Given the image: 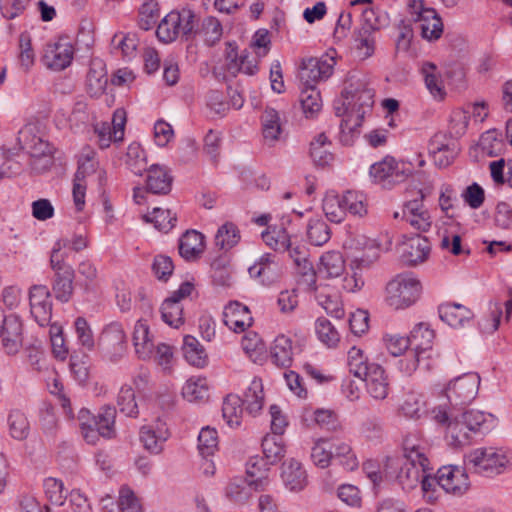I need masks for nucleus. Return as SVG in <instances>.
Wrapping results in <instances>:
<instances>
[{
    "mask_svg": "<svg viewBox=\"0 0 512 512\" xmlns=\"http://www.w3.org/2000/svg\"><path fill=\"white\" fill-rule=\"evenodd\" d=\"M218 446V434L209 426L201 429L198 435V450L203 458L212 456Z\"/></svg>",
    "mask_w": 512,
    "mask_h": 512,
    "instance_id": "nucleus-55",
    "label": "nucleus"
},
{
    "mask_svg": "<svg viewBox=\"0 0 512 512\" xmlns=\"http://www.w3.org/2000/svg\"><path fill=\"white\" fill-rule=\"evenodd\" d=\"M479 385L480 377L477 373H465L447 385L445 394L452 406L465 405L475 399Z\"/></svg>",
    "mask_w": 512,
    "mask_h": 512,
    "instance_id": "nucleus-12",
    "label": "nucleus"
},
{
    "mask_svg": "<svg viewBox=\"0 0 512 512\" xmlns=\"http://www.w3.org/2000/svg\"><path fill=\"white\" fill-rule=\"evenodd\" d=\"M182 395L190 402L204 399L208 396V386L205 378H190L182 388Z\"/></svg>",
    "mask_w": 512,
    "mask_h": 512,
    "instance_id": "nucleus-58",
    "label": "nucleus"
},
{
    "mask_svg": "<svg viewBox=\"0 0 512 512\" xmlns=\"http://www.w3.org/2000/svg\"><path fill=\"white\" fill-rule=\"evenodd\" d=\"M426 446L416 434H409L403 441V457L390 460V467L397 470L396 479L403 490L416 488L424 473L432 470L426 455Z\"/></svg>",
    "mask_w": 512,
    "mask_h": 512,
    "instance_id": "nucleus-1",
    "label": "nucleus"
},
{
    "mask_svg": "<svg viewBox=\"0 0 512 512\" xmlns=\"http://www.w3.org/2000/svg\"><path fill=\"white\" fill-rule=\"evenodd\" d=\"M117 405L124 415L137 418L139 409L136 402V396L133 388L129 385H123L117 395Z\"/></svg>",
    "mask_w": 512,
    "mask_h": 512,
    "instance_id": "nucleus-46",
    "label": "nucleus"
},
{
    "mask_svg": "<svg viewBox=\"0 0 512 512\" xmlns=\"http://www.w3.org/2000/svg\"><path fill=\"white\" fill-rule=\"evenodd\" d=\"M354 42L358 57L361 60H365L373 55L375 50L373 32H369L368 30H357L354 33Z\"/></svg>",
    "mask_w": 512,
    "mask_h": 512,
    "instance_id": "nucleus-56",
    "label": "nucleus"
},
{
    "mask_svg": "<svg viewBox=\"0 0 512 512\" xmlns=\"http://www.w3.org/2000/svg\"><path fill=\"white\" fill-rule=\"evenodd\" d=\"M327 136L324 133L319 134L310 144V156L315 165L325 167L333 161V154L328 150L329 145Z\"/></svg>",
    "mask_w": 512,
    "mask_h": 512,
    "instance_id": "nucleus-41",
    "label": "nucleus"
},
{
    "mask_svg": "<svg viewBox=\"0 0 512 512\" xmlns=\"http://www.w3.org/2000/svg\"><path fill=\"white\" fill-rule=\"evenodd\" d=\"M332 459L337 461L345 470L353 471L358 468L359 461L349 443L332 438Z\"/></svg>",
    "mask_w": 512,
    "mask_h": 512,
    "instance_id": "nucleus-36",
    "label": "nucleus"
},
{
    "mask_svg": "<svg viewBox=\"0 0 512 512\" xmlns=\"http://www.w3.org/2000/svg\"><path fill=\"white\" fill-rule=\"evenodd\" d=\"M196 14L188 7L179 11H171L158 24L156 35L163 43H171L179 35L188 38L195 32Z\"/></svg>",
    "mask_w": 512,
    "mask_h": 512,
    "instance_id": "nucleus-6",
    "label": "nucleus"
},
{
    "mask_svg": "<svg viewBox=\"0 0 512 512\" xmlns=\"http://www.w3.org/2000/svg\"><path fill=\"white\" fill-rule=\"evenodd\" d=\"M332 453V438H321L318 439L312 447L311 459L316 466L326 468L333 460Z\"/></svg>",
    "mask_w": 512,
    "mask_h": 512,
    "instance_id": "nucleus-48",
    "label": "nucleus"
},
{
    "mask_svg": "<svg viewBox=\"0 0 512 512\" xmlns=\"http://www.w3.org/2000/svg\"><path fill=\"white\" fill-rule=\"evenodd\" d=\"M227 71L233 76H236L239 72L254 75L258 71V62L255 57H251L249 53L244 51L239 56V62L227 64Z\"/></svg>",
    "mask_w": 512,
    "mask_h": 512,
    "instance_id": "nucleus-63",
    "label": "nucleus"
},
{
    "mask_svg": "<svg viewBox=\"0 0 512 512\" xmlns=\"http://www.w3.org/2000/svg\"><path fill=\"white\" fill-rule=\"evenodd\" d=\"M299 101L301 103L303 112L307 117L309 115L312 116L321 110V95L316 86H302Z\"/></svg>",
    "mask_w": 512,
    "mask_h": 512,
    "instance_id": "nucleus-45",
    "label": "nucleus"
},
{
    "mask_svg": "<svg viewBox=\"0 0 512 512\" xmlns=\"http://www.w3.org/2000/svg\"><path fill=\"white\" fill-rule=\"evenodd\" d=\"M201 32L204 36L205 42L212 46L221 39L223 28L217 18L209 16L203 20Z\"/></svg>",
    "mask_w": 512,
    "mask_h": 512,
    "instance_id": "nucleus-64",
    "label": "nucleus"
},
{
    "mask_svg": "<svg viewBox=\"0 0 512 512\" xmlns=\"http://www.w3.org/2000/svg\"><path fill=\"white\" fill-rule=\"evenodd\" d=\"M262 123V134L264 140L269 144L273 145L279 140L282 127L280 121V115L274 108H266L261 117Z\"/></svg>",
    "mask_w": 512,
    "mask_h": 512,
    "instance_id": "nucleus-35",
    "label": "nucleus"
},
{
    "mask_svg": "<svg viewBox=\"0 0 512 512\" xmlns=\"http://www.w3.org/2000/svg\"><path fill=\"white\" fill-rule=\"evenodd\" d=\"M160 312L162 320L173 328H179L184 323L183 307L175 300H164Z\"/></svg>",
    "mask_w": 512,
    "mask_h": 512,
    "instance_id": "nucleus-52",
    "label": "nucleus"
},
{
    "mask_svg": "<svg viewBox=\"0 0 512 512\" xmlns=\"http://www.w3.org/2000/svg\"><path fill=\"white\" fill-rule=\"evenodd\" d=\"M318 339L327 347H335L340 341V334L334 325L326 318L319 317L315 322Z\"/></svg>",
    "mask_w": 512,
    "mask_h": 512,
    "instance_id": "nucleus-51",
    "label": "nucleus"
},
{
    "mask_svg": "<svg viewBox=\"0 0 512 512\" xmlns=\"http://www.w3.org/2000/svg\"><path fill=\"white\" fill-rule=\"evenodd\" d=\"M493 416L479 410H467L460 418L449 423V437L455 446L467 445L479 435L487 433L493 424Z\"/></svg>",
    "mask_w": 512,
    "mask_h": 512,
    "instance_id": "nucleus-3",
    "label": "nucleus"
},
{
    "mask_svg": "<svg viewBox=\"0 0 512 512\" xmlns=\"http://www.w3.org/2000/svg\"><path fill=\"white\" fill-rule=\"evenodd\" d=\"M438 484L444 491L453 495H462L469 488L468 475L458 466H443L438 469Z\"/></svg>",
    "mask_w": 512,
    "mask_h": 512,
    "instance_id": "nucleus-19",
    "label": "nucleus"
},
{
    "mask_svg": "<svg viewBox=\"0 0 512 512\" xmlns=\"http://www.w3.org/2000/svg\"><path fill=\"white\" fill-rule=\"evenodd\" d=\"M325 216L330 222L341 223L347 213L362 217L367 213L363 194L348 190L343 195L327 194L322 204Z\"/></svg>",
    "mask_w": 512,
    "mask_h": 512,
    "instance_id": "nucleus-4",
    "label": "nucleus"
},
{
    "mask_svg": "<svg viewBox=\"0 0 512 512\" xmlns=\"http://www.w3.org/2000/svg\"><path fill=\"white\" fill-rule=\"evenodd\" d=\"M318 304L326 311V313L336 319L344 316V309L340 298L336 294H326L320 291L316 296Z\"/></svg>",
    "mask_w": 512,
    "mask_h": 512,
    "instance_id": "nucleus-60",
    "label": "nucleus"
},
{
    "mask_svg": "<svg viewBox=\"0 0 512 512\" xmlns=\"http://www.w3.org/2000/svg\"><path fill=\"white\" fill-rule=\"evenodd\" d=\"M341 96L346 104H355L358 116L363 117L374 104L375 90L365 73L351 71L346 77Z\"/></svg>",
    "mask_w": 512,
    "mask_h": 512,
    "instance_id": "nucleus-5",
    "label": "nucleus"
},
{
    "mask_svg": "<svg viewBox=\"0 0 512 512\" xmlns=\"http://www.w3.org/2000/svg\"><path fill=\"white\" fill-rule=\"evenodd\" d=\"M99 346L112 361L122 357L127 347V336L123 326L118 322L105 326L99 336Z\"/></svg>",
    "mask_w": 512,
    "mask_h": 512,
    "instance_id": "nucleus-15",
    "label": "nucleus"
},
{
    "mask_svg": "<svg viewBox=\"0 0 512 512\" xmlns=\"http://www.w3.org/2000/svg\"><path fill=\"white\" fill-rule=\"evenodd\" d=\"M10 435L16 440H24L29 434V422L25 414L20 410H12L8 416Z\"/></svg>",
    "mask_w": 512,
    "mask_h": 512,
    "instance_id": "nucleus-50",
    "label": "nucleus"
},
{
    "mask_svg": "<svg viewBox=\"0 0 512 512\" xmlns=\"http://www.w3.org/2000/svg\"><path fill=\"white\" fill-rule=\"evenodd\" d=\"M173 178L166 168L152 165L148 170L146 185L153 194L166 195L171 191Z\"/></svg>",
    "mask_w": 512,
    "mask_h": 512,
    "instance_id": "nucleus-30",
    "label": "nucleus"
},
{
    "mask_svg": "<svg viewBox=\"0 0 512 512\" xmlns=\"http://www.w3.org/2000/svg\"><path fill=\"white\" fill-rule=\"evenodd\" d=\"M138 25L142 30H150L156 24L159 17L158 4L154 0H147L139 11Z\"/></svg>",
    "mask_w": 512,
    "mask_h": 512,
    "instance_id": "nucleus-61",
    "label": "nucleus"
},
{
    "mask_svg": "<svg viewBox=\"0 0 512 512\" xmlns=\"http://www.w3.org/2000/svg\"><path fill=\"white\" fill-rule=\"evenodd\" d=\"M334 64L333 58L304 59L299 70L301 85L316 86L319 81L328 79L333 73Z\"/></svg>",
    "mask_w": 512,
    "mask_h": 512,
    "instance_id": "nucleus-14",
    "label": "nucleus"
},
{
    "mask_svg": "<svg viewBox=\"0 0 512 512\" xmlns=\"http://www.w3.org/2000/svg\"><path fill=\"white\" fill-rule=\"evenodd\" d=\"M409 13L415 23H418L423 39L434 42L443 34V22L433 8L424 7L421 0H409Z\"/></svg>",
    "mask_w": 512,
    "mask_h": 512,
    "instance_id": "nucleus-10",
    "label": "nucleus"
},
{
    "mask_svg": "<svg viewBox=\"0 0 512 512\" xmlns=\"http://www.w3.org/2000/svg\"><path fill=\"white\" fill-rule=\"evenodd\" d=\"M272 464L265 457L252 456L246 463L247 482L255 490L268 484V471Z\"/></svg>",
    "mask_w": 512,
    "mask_h": 512,
    "instance_id": "nucleus-25",
    "label": "nucleus"
},
{
    "mask_svg": "<svg viewBox=\"0 0 512 512\" xmlns=\"http://www.w3.org/2000/svg\"><path fill=\"white\" fill-rule=\"evenodd\" d=\"M143 218L146 222L153 223L156 229L163 232L170 231L177 221L176 216L172 215L170 210L161 208H154L150 214L144 215Z\"/></svg>",
    "mask_w": 512,
    "mask_h": 512,
    "instance_id": "nucleus-54",
    "label": "nucleus"
},
{
    "mask_svg": "<svg viewBox=\"0 0 512 512\" xmlns=\"http://www.w3.org/2000/svg\"><path fill=\"white\" fill-rule=\"evenodd\" d=\"M262 450L268 462L272 465L276 464L285 455L283 438L279 435H266L262 440Z\"/></svg>",
    "mask_w": 512,
    "mask_h": 512,
    "instance_id": "nucleus-42",
    "label": "nucleus"
},
{
    "mask_svg": "<svg viewBox=\"0 0 512 512\" xmlns=\"http://www.w3.org/2000/svg\"><path fill=\"white\" fill-rule=\"evenodd\" d=\"M418 194V198L408 201L403 205L402 218L414 229L420 232H427L432 225V220L429 211L423 204L424 195L422 191H419Z\"/></svg>",
    "mask_w": 512,
    "mask_h": 512,
    "instance_id": "nucleus-20",
    "label": "nucleus"
},
{
    "mask_svg": "<svg viewBox=\"0 0 512 512\" xmlns=\"http://www.w3.org/2000/svg\"><path fill=\"white\" fill-rule=\"evenodd\" d=\"M307 237L311 244L322 246L331 237V231L326 222L321 219H312L307 226Z\"/></svg>",
    "mask_w": 512,
    "mask_h": 512,
    "instance_id": "nucleus-53",
    "label": "nucleus"
},
{
    "mask_svg": "<svg viewBox=\"0 0 512 512\" xmlns=\"http://www.w3.org/2000/svg\"><path fill=\"white\" fill-rule=\"evenodd\" d=\"M61 248V241L56 242L50 257L51 268L54 271L52 291L56 300L67 303L73 296L75 271L64 261L60 253Z\"/></svg>",
    "mask_w": 512,
    "mask_h": 512,
    "instance_id": "nucleus-7",
    "label": "nucleus"
},
{
    "mask_svg": "<svg viewBox=\"0 0 512 512\" xmlns=\"http://www.w3.org/2000/svg\"><path fill=\"white\" fill-rule=\"evenodd\" d=\"M275 259V254H263L258 262L249 268L250 276L259 279L263 285H270L275 282L279 276V265Z\"/></svg>",
    "mask_w": 512,
    "mask_h": 512,
    "instance_id": "nucleus-23",
    "label": "nucleus"
},
{
    "mask_svg": "<svg viewBox=\"0 0 512 512\" xmlns=\"http://www.w3.org/2000/svg\"><path fill=\"white\" fill-rule=\"evenodd\" d=\"M431 247L426 237L417 235L403 243L402 259L409 265L424 262L430 253Z\"/></svg>",
    "mask_w": 512,
    "mask_h": 512,
    "instance_id": "nucleus-24",
    "label": "nucleus"
},
{
    "mask_svg": "<svg viewBox=\"0 0 512 512\" xmlns=\"http://www.w3.org/2000/svg\"><path fill=\"white\" fill-rule=\"evenodd\" d=\"M437 66L432 62H424L421 66V74L429 92L435 97L442 99L445 95L440 75L436 73Z\"/></svg>",
    "mask_w": 512,
    "mask_h": 512,
    "instance_id": "nucleus-44",
    "label": "nucleus"
},
{
    "mask_svg": "<svg viewBox=\"0 0 512 512\" xmlns=\"http://www.w3.org/2000/svg\"><path fill=\"white\" fill-rule=\"evenodd\" d=\"M223 322L230 330L241 333L251 326L252 316L246 305L231 301L224 307Z\"/></svg>",
    "mask_w": 512,
    "mask_h": 512,
    "instance_id": "nucleus-21",
    "label": "nucleus"
},
{
    "mask_svg": "<svg viewBox=\"0 0 512 512\" xmlns=\"http://www.w3.org/2000/svg\"><path fill=\"white\" fill-rule=\"evenodd\" d=\"M183 353L187 362L195 367L202 368L207 364V354L199 341L191 335L183 340Z\"/></svg>",
    "mask_w": 512,
    "mask_h": 512,
    "instance_id": "nucleus-39",
    "label": "nucleus"
},
{
    "mask_svg": "<svg viewBox=\"0 0 512 512\" xmlns=\"http://www.w3.org/2000/svg\"><path fill=\"white\" fill-rule=\"evenodd\" d=\"M243 413L242 398L236 394H228L223 401L222 416L231 428L239 427Z\"/></svg>",
    "mask_w": 512,
    "mask_h": 512,
    "instance_id": "nucleus-38",
    "label": "nucleus"
},
{
    "mask_svg": "<svg viewBox=\"0 0 512 512\" xmlns=\"http://www.w3.org/2000/svg\"><path fill=\"white\" fill-rule=\"evenodd\" d=\"M30 313L36 323L45 327L52 319V300L46 285H33L29 290Z\"/></svg>",
    "mask_w": 512,
    "mask_h": 512,
    "instance_id": "nucleus-13",
    "label": "nucleus"
},
{
    "mask_svg": "<svg viewBox=\"0 0 512 512\" xmlns=\"http://www.w3.org/2000/svg\"><path fill=\"white\" fill-rule=\"evenodd\" d=\"M345 270V261L340 252L329 251L320 258L317 268V274L323 278H335L340 276Z\"/></svg>",
    "mask_w": 512,
    "mask_h": 512,
    "instance_id": "nucleus-33",
    "label": "nucleus"
},
{
    "mask_svg": "<svg viewBox=\"0 0 512 512\" xmlns=\"http://www.w3.org/2000/svg\"><path fill=\"white\" fill-rule=\"evenodd\" d=\"M132 340L135 352L140 359L148 360L153 356L155 345L150 335L149 326L143 320L136 322Z\"/></svg>",
    "mask_w": 512,
    "mask_h": 512,
    "instance_id": "nucleus-26",
    "label": "nucleus"
},
{
    "mask_svg": "<svg viewBox=\"0 0 512 512\" xmlns=\"http://www.w3.org/2000/svg\"><path fill=\"white\" fill-rule=\"evenodd\" d=\"M90 359L87 354L75 353L70 357V371L75 380L79 383H85L89 377Z\"/></svg>",
    "mask_w": 512,
    "mask_h": 512,
    "instance_id": "nucleus-59",
    "label": "nucleus"
},
{
    "mask_svg": "<svg viewBox=\"0 0 512 512\" xmlns=\"http://www.w3.org/2000/svg\"><path fill=\"white\" fill-rule=\"evenodd\" d=\"M112 45L120 49L125 58L131 59L136 54L138 39L135 34L117 33L112 38Z\"/></svg>",
    "mask_w": 512,
    "mask_h": 512,
    "instance_id": "nucleus-62",
    "label": "nucleus"
},
{
    "mask_svg": "<svg viewBox=\"0 0 512 512\" xmlns=\"http://www.w3.org/2000/svg\"><path fill=\"white\" fill-rule=\"evenodd\" d=\"M281 477L285 487L290 491H300L307 484L306 471L301 463L294 459L283 463Z\"/></svg>",
    "mask_w": 512,
    "mask_h": 512,
    "instance_id": "nucleus-28",
    "label": "nucleus"
},
{
    "mask_svg": "<svg viewBox=\"0 0 512 512\" xmlns=\"http://www.w3.org/2000/svg\"><path fill=\"white\" fill-rule=\"evenodd\" d=\"M347 364L350 373L360 379L363 375H367V372L370 370V366L373 363H369L367 361L362 350L352 347L348 351Z\"/></svg>",
    "mask_w": 512,
    "mask_h": 512,
    "instance_id": "nucleus-57",
    "label": "nucleus"
},
{
    "mask_svg": "<svg viewBox=\"0 0 512 512\" xmlns=\"http://www.w3.org/2000/svg\"><path fill=\"white\" fill-rule=\"evenodd\" d=\"M73 57L74 47L67 37H63L46 45L43 61L48 68L61 71L71 64Z\"/></svg>",
    "mask_w": 512,
    "mask_h": 512,
    "instance_id": "nucleus-18",
    "label": "nucleus"
},
{
    "mask_svg": "<svg viewBox=\"0 0 512 512\" xmlns=\"http://www.w3.org/2000/svg\"><path fill=\"white\" fill-rule=\"evenodd\" d=\"M20 141L22 149L30 156L31 169L37 174L48 171L54 163L53 146L41 137L25 132L21 133Z\"/></svg>",
    "mask_w": 512,
    "mask_h": 512,
    "instance_id": "nucleus-9",
    "label": "nucleus"
},
{
    "mask_svg": "<svg viewBox=\"0 0 512 512\" xmlns=\"http://www.w3.org/2000/svg\"><path fill=\"white\" fill-rule=\"evenodd\" d=\"M240 240V232L237 226L231 222H226L219 227L215 236V245L221 250H229Z\"/></svg>",
    "mask_w": 512,
    "mask_h": 512,
    "instance_id": "nucleus-47",
    "label": "nucleus"
},
{
    "mask_svg": "<svg viewBox=\"0 0 512 512\" xmlns=\"http://www.w3.org/2000/svg\"><path fill=\"white\" fill-rule=\"evenodd\" d=\"M243 405L246 406V411L255 416L263 407L264 403V392L262 380L254 378L250 385L244 392L242 398Z\"/></svg>",
    "mask_w": 512,
    "mask_h": 512,
    "instance_id": "nucleus-37",
    "label": "nucleus"
},
{
    "mask_svg": "<svg viewBox=\"0 0 512 512\" xmlns=\"http://www.w3.org/2000/svg\"><path fill=\"white\" fill-rule=\"evenodd\" d=\"M92 425H94L101 433V437L111 439L115 437V419L116 409L113 406L105 405L100 408L96 416H92L89 412L87 418Z\"/></svg>",
    "mask_w": 512,
    "mask_h": 512,
    "instance_id": "nucleus-31",
    "label": "nucleus"
},
{
    "mask_svg": "<svg viewBox=\"0 0 512 512\" xmlns=\"http://www.w3.org/2000/svg\"><path fill=\"white\" fill-rule=\"evenodd\" d=\"M370 176L378 183L397 184L404 182L413 174L411 161H397L392 156H386L370 167Z\"/></svg>",
    "mask_w": 512,
    "mask_h": 512,
    "instance_id": "nucleus-11",
    "label": "nucleus"
},
{
    "mask_svg": "<svg viewBox=\"0 0 512 512\" xmlns=\"http://www.w3.org/2000/svg\"><path fill=\"white\" fill-rule=\"evenodd\" d=\"M170 438L167 423L158 418L154 423L144 425L139 431V439L149 453L158 455L164 449V444Z\"/></svg>",
    "mask_w": 512,
    "mask_h": 512,
    "instance_id": "nucleus-17",
    "label": "nucleus"
},
{
    "mask_svg": "<svg viewBox=\"0 0 512 512\" xmlns=\"http://www.w3.org/2000/svg\"><path fill=\"white\" fill-rule=\"evenodd\" d=\"M420 399L417 394H408L399 407V414L407 419H420L426 413L425 404Z\"/></svg>",
    "mask_w": 512,
    "mask_h": 512,
    "instance_id": "nucleus-49",
    "label": "nucleus"
},
{
    "mask_svg": "<svg viewBox=\"0 0 512 512\" xmlns=\"http://www.w3.org/2000/svg\"><path fill=\"white\" fill-rule=\"evenodd\" d=\"M204 251V236L196 230L186 231L179 240V254L187 261H194Z\"/></svg>",
    "mask_w": 512,
    "mask_h": 512,
    "instance_id": "nucleus-27",
    "label": "nucleus"
},
{
    "mask_svg": "<svg viewBox=\"0 0 512 512\" xmlns=\"http://www.w3.org/2000/svg\"><path fill=\"white\" fill-rule=\"evenodd\" d=\"M262 239L275 251H286L290 247V235L282 226L269 227L262 232Z\"/></svg>",
    "mask_w": 512,
    "mask_h": 512,
    "instance_id": "nucleus-43",
    "label": "nucleus"
},
{
    "mask_svg": "<svg viewBox=\"0 0 512 512\" xmlns=\"http://www.w3.org/2000/svg\"><path fill=\"white\" fill-rule=\"evenodd\" d=\"M434 338V331L426 323L417 324L409 336L412 350L422 355L431 350Z\"/></svg>",
    "mask_w": 512,
    "mask_h": 512,
    "instance_id": "nucleus-34",
    "label": "nucleus"
},
{
    "mask_svg": "<svg viewBox=\"0 0 512 512\" xmlns=\"http://www.w3.org/2000/svg\"><path fill=\"white\" fill-rule=\"evenodd\" d=\"M464 462L477 474L495 477L512 470V450L505 447H479L468 452Z\"/></svg>",
    "mask_w": 512,
    "mask_h": 512,
    "instance_id": "nucleus-2",
    "label": "nucleus"
},
{
    "mask_svg": "<svg viewBox=\"0 0 512 512\" xmlns=\"http://www.w3.org/2000/svg\"><path fill=\"white\" fill-rule=\"evenodd\" d=\"M360 379L365 382L367 392L374 399L384 400L388 396L389 382L381 365L373 363L367 375H363Z\"/></svg>",
    "mask_w": 512,
    "mask_h": 512,
    "instance_id": "nucleus-22",
    "label": "nucleus"
},
{
    "mask_svg": "<svg viewBox=\"0 0 512 512\" xmlns=\"http://www.w3.org/2000/svg\"><path fill=\"white\" fill-rule=\"evenodd\" d=\"M439 317L449 326L457 328L464 326L473 314L467 307L457 303L442 304L438 308Z\"/></svg>",
    "mask_w": 512,
    "mask_h": 512,
    "instance_id": "nucleus-29",
    "label": "nucleus"
},
{
    "mask_svg": "<svg viewBox=\"0 0 512 512\" xmlns=\"http://www.w3.org/2000/svg\"><path fill=\"white\" fill-rule=\"evenodd\" d=\"M293 354L292 340L285 335L277 336L270 348L272 362L278 367L288 368L292 364Z\"/></svg>",
    "mask_w": 512,
    "mask_h": 512,
    "instance_id": "nucleus-32",
    "label": "nucleus"
},
{
    "mask_svg": "<svg viewBox=\"0 0 512 512\" xmlns=\"http://www.w3.org/2000/svg\"><path fill=\"white\" fill-rule=\"evenodd\" d=\"M86 82L89 93L92 95H100L105 91L107 85V77L104 65L101 60H92L90 69L87 73Z\"/></svg>",
    "mask_w": 512,
    "mask_h": 512,
    "instance_id": "nucleus-40",
    "label": "nucleus"
},
{
    "mask_svg": "<svg viewBox=\"0 0 512 512\" xmlns=\"http://www.w3.org/2000/svg\"><path fill=\"white\" fill-rule=\"evenodd\" d=\"M386 289L388 305L394 309H404L419 298L421 284L412 274H400L388 283Z\"/></svg>",
    "mask_w": 512,
    "mask_h": 512,
    "instance_id": "nucleus-8",
    "label": "nucleus"
},
{
    "mask_svg": "<svg viewBox=\"0 0 512 512\" xmlns=\"http://www.w3.org/2000/svg\"><path fill=\"white\" fill-rule=\"evenodd\" d=\"M0 325L3 349L8 355H15L23 343V323L18 315L4 312Z\"/></svg>",
    "mask_w": 512,
    "mask_h": 512,
    "instance_id": "nucleus-16",
    "label": "nucleus"
}]
</instances>
